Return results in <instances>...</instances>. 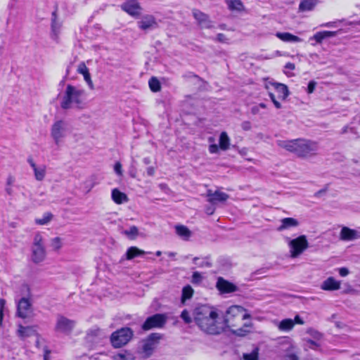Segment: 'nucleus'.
Here are the masks:
<instances>
[{"label":"nucleus","mask_w":360,"mask_h":360,"mask_svg":"<svg viewBox=\"0 0 360 360\" xmlns=\"http://www.w3.org/2000/svg\"><path fill=\"white\" fill-rule=\"evenodd\" d=\"M193 321L199 328L209 335H219L224 331V324L219 321L217 310L208 305L196 307L193 311Z\"/></svg>","instance_id":"nucleus-1"},{"label":"nucleus","mask_w":360,"mask_h":360,"mask_svg":"<svg viewBox=\"0 0 360 360\" xmlns=\"http://www.w3.org/2000/svg\"><path fill=\"white\" fill-rule=\"evenodd\" d=\"M250 318L245 308L238 305L231 306L226 311L224 321V329L228 328L235 335L243 337L250 332L252 323H243L245 319Z\"/></svg>","instance_id":"nucleus-2"},{"label":"nucleus","mask_w":360,"mask_h":360,"mask_svg":"<svg viewBox=\"0 0 360 360\" xmlns=\"http://www.w3.org/2000/svg\"><path fill=\"white\" fill-rule=\"evenodd\" d=\"M278 145L300 158H308L316 155L318 143L307 139L279 141Z\"/></svg>","instance_id":"nucleus-3"},{"label":"nucleus","mask_w":360,"mask_h":360,"mask_svg":"<svg viewBox=\"0 0 360 360\" xmlns=\"http://www.w3.org/2000/svg\"><path fill=\"white\" fill-rule=\"evenodd\" d=\"M84 94L85 91L84 89L68 84L62 97L60 107L64 110L70 108L81 110L84 108Z\"/></svg>","instance_id":"nucleus-4"},{"label":"nucleus","mask_w":360,"mask_h":360,"mask_svg":"<svg viewBox=\"0 0 360 360\" xmlns=\"http://www.w3.org/2000/svg\"><path fill=\"white\" fill-rule=\"evenodd\" d=\"M134 337V331L129 327H123L114 331L110 340L114 348H120L125 346Z\"/></svg>","instance_id":"nucleus-5"},{"label":"nucleus","mask_w":360,"mask_h":360,"mask_svg":"<svg viewBox=\"0 0 360 360\" xmlns=\"http://www.w3.org/2000/svg\"><path fill=\"white\" fill-rule=\"evenodd\" d=\"M46 257V250L43 243V238L40 233L34 236L32 248V260L34 263L38 264L44 260Z\"/></svg>","instance_id":"nucleus-6"},{"label":"nucleus","mask_w":360,"mask_h":360,"mask_svg":"<svg viewBox=\"0 0 360 360\" xmlns=\"http://www.w3.org/2000/svg\"><path fill=\"white\" fill-rule=\"evenodd\" d=\"M290 256L292 258L299 257L309 247V243L304 235L298 236L296 238L289 240Z\"/></svg>","instance_id":"nucleus-7"},{"label":"nucleus","mask_w":360,"mask_h":360,"mask_svg":"<svg viewBox=\"0 0 360 360\" xmlns=\"http://www.w3.org/2000/svg\"><path fill=\"white\" fill-rule=\"evenodd\" d=\"M161 338L160 333H151L148 337L143 340L142 345V352L144 358L150 357L155 347L159 343V340Z\"/></svg>","instance_id":"nucleus-8"},{"label":"nucleus","mask_w":360,"mask_h":360,"mask_svg":"<svg viewBox=\"0 0 360 360\" xmlns=\"http://www.w3.org/2000/svg\"><path fill=\"white\" fill-rule=\"evenodd\" d=\"M167 316L165 314H155L146 319L142 325L143 330H148L154 328H162L167 323Z\"/></svg>","instance_id":"nucleus-9"},{"label":"nucleus","mask_w":360,"mask_h":360,"mask_svg":"<svg viewBox=\"0 0 360 360\" xmlns=\"http://www.w3.org/2000/svg\"><path fill=\"white\" fill-rule=\"evenodd\" d=\"M75 326V321L68 319L63 315H58L56 326L54 328L55 331L62 333L65 335H69L72 333Z\"/></svg>","instance_id":"nucleus-10"},{"label":"nucleus","mask_w":360,"mask_h":360,"mask_svg":"<svg viewBox=\"0 0 360 360\" xmlns=\"http://www.w3.org/2000/svg\"><path fill=\"white\" fill-rule=\"evenodd\" d=\"M51 134L55 143L58 145L61 139L66 136L67 124L61 120L56 122L52 126Z\"/></svg>","instance_id":"nucleus-11"},{"label":"nucleus","mask_w":360,"mask_h":360,"mask_svg":"<svg viewBox=\"0 0 360 360\" xmlns=\"http://www.w3.org/2000/svg\"><path fill=\"white\" fill-rule=\"evenodd\" d=\"M215 286L220 294L232 293L238 290L237 285L221 276L217 278Z\"/></svg>","instance_id":"nucleus-12"},{"label":"nucleus","mask_w":360,"mask_h":360,"mask_svg":"<svg viewBox=\"0 0 360 360\" xmlns=\"http://www.w3.org/2000/svg\"><path fill=\"white\" fill-rule=\"evenodd\" d=\"M121 8L129 15L138 18L142 11V8L137 0H128L121 5Z\"/></svg>","instance_id":"nucleus-13"},{"label":"nucleus","mask_w":360,"mask_h":360,"mask_svg":"<svg viewBox=\"0 0 360 360\" xmlns=\"http://www.w3.org/2000/svg\"><path fill=\"white\" fill-rule=\"evenodd\" d=\"M193 16L196 20L198 25L201 29H212L214 27L213 22L210 20V17L206 13L198 9L192 11Z\"/></svg>","instance_id":"nucleus-14"},{"label":"nucleus","mask_w":360,"mask_h":360,"mask_svg":"<svg viewBox=\"0 0 360 360\" xmlns=\"http://www.w3.org/2000/svg\"><path fill=\"white\" fill-rule=\"evenodd\" d=\"M32 304L28 298L22 297L18 302L17 306V314L22 319L29 317L32 313Z\"/></svg>","instance_id":"nucleus-15"},{"label":"nucleus","mask_w":360,"mask_h":360,"mask_svg":"<svg viewBox=\"0 0 360 360\" xmlns=\"http://www.w3.org/2000/svg\"><path fill=\"white\" fill-rule=\"evenodd\" d=\"M138 26L142 30L148 31L157 28L158 24L153 15H145L138 22Z\"/></svg>","instance_id":"nucleus-16"},{"label":"nucleus","mask_w":360,"mask_h":360,"mask_svg":"<svg viewBox=\"0 0 360 360\" xmlns=\"http://www.w3.org/2000/svg\"><path fill=\"white\" fill-rule=\"evenodd\" d=\"M360 238V233L355 229L343 226L340 231V238L342 240H354Z\"/></svg>","instance_id":"nucleus-17"},{"label":"nucleus","mask_w":360,"mask_h":360,"mask_svg":"<svg viewBox=\"0 0 360 360\" xmlns=\"http://www.w3.org/2000/svg\"><path fill=\"white\" fill-rule=\"evenodd\" d=\"M77 72L78 73L84 76V79L87 83L89 89L91 90L94 89V85L91 79V75L89 69L87 68L84 63H81L79 64L77 68Z\"/></svg>","instance_id":"nucleus-18"},{"label":"nucleus","mask_w":360,"mask_h":360,"mask_svg":"<svg viewBox=\"0 0 360 360\" xmlns=\"http://www.w3.org/2000/svg\"><path fill=\"white\" fill-rule=\"evenodd\" d=\"M321 288L324 290H336L340 288V283L333 277H329L322 283Z\"/></svg>","instance_id":"nucleus-19"},{"label":"nucleus","mask_w":360,"mask_h":360,"mask_svg":"<svg viewBox=\"0 0 360 360\" xmlns=\"http://www.w3.org/2000/svg\"><path fill=\"white\" fill-rule=\"evenodd\" d=\"M36 330L34 326H23L22 325L18 326L17 330V335L21 339L32 336L35 334Z\"/></svg>","instance_id":"nucleus-20"},{"label":"nucleus","mask_w":360,"mask_h":360,"mask_svg":"<svg viewBox=\"0 0 360 360\" xmlns=\"http://www.w3.org/2000/svg\"><path fill=\"white\" fill-rule=\"evenodd\" d=\"M298 225L299 221L296 219L292 217H286L281 220V225L278 227L277 230L278 231H282L292 227H296Z\"/></svg>","instance_id":"nucleus-21"},{"label":"nucleus","mask_w":360,"mask_h":360,"mask_svg":"<svg viewBox=\"0 0 360 360\" xmlns=\"http://www.w3.org/2000/svg\"><path fill=\"white\" fill-rule=\"evenodd\" d=\"M271 85L274 86L278 94V98L285 100L288 96L289 91L286 85L277 82L272 83Z\"/></svg>","instance_id":"nucleus-22"},{"label":"nucleus","mask_w":360,"mask_h":360,"mask_svg":"<svg viewBox=\"0 0 360 360\" xmlns=\"http://www.w3.org/2000/svg\"><path fill=\"white\" fill-rule=\"evenodd\" d=\"M276 36L284 42H301L302 39L290 32H276Z\"/></svg>","instance_id":"nucleus-23"},{"label":"nucleus","mask_w":360,"mask_h":360,"mask_svg":"<svg viewBox=\"0 0 360 360\" xmlns=\"http://www.w3.org/2000/svg\"><path fill=\"white\" fill-rule=\"evenodd\" d=\"M174 228L176 233L184 240H188L192 235L191 231L184 225H176Z\"/></svg>","instance_id":"nucleus-24"},{"label":"nucleus","mask_w":360,"mask_h":360,"mask_svg":"<svg viewBox=\"0 0 360 360\" xmlns=\"http://www.w3.org/2000/svg\"><path fill=\"white\" fill-rule=\"evenodd\" d=\"M112 199L116 204L118 205L127 202L129 200L127 195L125 193L120 191L117 188H114L112 191Z\"/></svg>","instance_id":"nucleus-25"},{"label":"nucleus","mask_w":360,"mask_h":360,"mask_svg":"<svg viewBox=\"0 0 360 360\" xmlns=\"http://www.w3.org/2000/svg\"><path fill=\"white\" fill-rule=\"evenodd\" d=\"M229 195L226 193L216 191L214 192V196L211 199H207V201L212 205H215L218 202H224L227 200Z\"/></svg>","instance_id":"nucleus-26"},{"label":"nucleus","mask_w":360,"mask_h":360,"mask_svg":"<svg viewBox=\"0 0 360 360\" xmlns=\"http://www.w3.org/2000/svg\"><path fill=\"white\" fill-rule=\"evenodd\" d=\"M336 34V32L332 31L318 32L311 38V39H314L316 43L321 44L323 39L335 37Z\"/></svg>","instance_id":"nucleus-27"},{"label":"nucleus","mask_w":360,"mask_h":360,"mask_svg":"<svg viewBox=\"0 0 360 360\" xmlns=\"http://www.w3.org/2000/svg\"><path fill=\"white\" fill-rule=\"evenodd\" d=\"M193 262L200 268H210L212 266L210 257H195L193 259Z\"/></svg>","instance_id":"nucleus-28"},{"label":"nucleus","mask_w":360,"mask_h":360,"mask_svg":"<svg viewBox=\"0 0 360 360\" xmlns=\"http://www.w3.org/2000/svg\"><path fill=\"white\" fill-rule=\"evenodd\" d=\"M317 0H302L299 5V10L302 12L310 11L317 4Z\"/></svg>","instance_id":"nucleus-29"},{"label":"nucleus","mask_w":360,"mask_h":360,"mask_svg":"<svg viewBox=\"0 0 360 360\" xmlns=\"http://www.w3.org/2000/svg\"><path fill=\"white\" fill-rule=\"evenodd\" d=\"M57 10L56 9L52 13L51 18V30L55 37H57L59 34L60 29L61 27V23L57 20Z\"/></svg>","instance_id":"nucleus-30"},{"label":"nucleus","mask_w":360,"mask_h":360,"mask_svg":"<svg viewBox=\"0 0 360 360\" xmlns=\"http://www.w3.org/2000/svg\"><path fill=\"white\" fill-rule=\"evenodd\" d=\"M219 148L222 150H226L229 148L230 139L226 132L223 131L221 133L219 136Z\"/></svg>","instance_id":"nucleus-31"},{"label":"nucleus","mask_w":360,"mask_h":360,"mask_svg":"<svg viewBox=\"0 0 360 360\" xmlns=\"http://www.w3.org/2000/svg\"><path fill=\"white\" fill-rule=\"evenodd\" d=\"M294 326L295 321L292 319H285L279 323L278 328L281 331H289L293 328Z\"/></svg>","instance_id":"nucleus-32"},{"label":"nucleus","mask_w":360,"mask_h":360,"mask_svg":"<svg viewBox=\"0 0 360 360\" xmlns=\"http://www.w3.org/2000/svg\"><path fill=\"white\" fill-rule=\"evenodd\" d=\"M146 253V252L145 251L140 250L136 247H131L127 250L126 257L127 259L130 260L136 257L143 255Z\"/></svg>","instance_id":"nucleus-33"},{"label":"nucleus","mask_w":360,"mask_h":360,"mask_svg":"<svg viewBox=\"0 0 360 360\" xmlns=\"http://www.w3.org/2000/svg\"><path fill=\"white\" fill-rule=\"evenodd\" d=\"M227 5L231 11H241L244 8L240 0H228Z\"/></svg>","instance_id":"nucleus-34"},{"label":"nucleus","mask_w":360,"mask_h":360,"mask_svg":"<svg viewBox=\"0 0 360 360\" xmlns=\"http://www.w3.org/2000/svg\"><path fill=\"white\" fill-rule=\"evenodd\" d=\"M193 289L191 285H188L184 287L182 290L181 302L184 303L186 300L191 299L193 295Z\"/></svg>","instance_id":"nucleus-35"},{"label":"nucleus","mask_w":360,"mask_h":360,"mask_svg":"<svg viewBox=\"0 0 360 360\" xmlns=\"http://www.w3.org/2000/svg\"><path fill=\"white\" fill-rule=\"evenodd\" d=\"M149 87L153 92H158L161 89L160 81L155 77L150 79L148 82Z\"/></svg>","instance_id":"nucleus-36"},{"label":"nucleus","mask_w":360,"mask_h":360,"mask_svg":"<svg viewBox=\"0 0 360 360\" xmlns=\"http://www.w3.org/2000/svg\"><path fill=\"white\" fill-rule=\"evenodd\" d=\"M52 218L53 214L50 212H46L43 215L42 218L37 219L35 221L37 224L45 225L47 224L52 219Z\"/></svg>","instance_id":"nucleus-37"},{"label":"nucleus","mask_w":360,"mask_h":360,"mask_svg":"<svg viewBox=\"0 0 360 360\" xmlns=\"http://www.w3.org/2000/svg\"><path fill=\"white\" fill-rule=\"evenodd\" d=\"M123 233L131 238H135L139 234V229L136 226H132L129 229L124 231Z\"/></svg>","instance_id":"nucleus-38"},{"label":"nucleus","mask_w":360,"mask_h":360,"mask_svg":"<svg viewBox=\"0 0 360 360\" xmlns=\"http://www.w3.org/2000/svg\"><path fill=\"white\" fill-rule=\"evenodd\" d=\"M34 176L37 180L41 181L45 176V169L44 168H35L34 169Z\"/></svg>","instance_id":"nucleus-39"},{"label":"nucleus","mask_w":360,"mask_h":360,"mask_svg":"<svg viewBox=\"0 0 360 360\" xmlns=\"http://www.w3.org/2000/svg\"><path fill=\"white\" fill-rule=\"evenodd\" d=\"M51 246L53 250H58L62 246L61 239L58 237L53 238Z\"/></svg>","instance_id":"nucleus-40"},{"label":"nucleus","mask_w":360,"mask_h":360,"mask_svg":"<svg viewBox=\"0 0 360 360\" xmlns=\"http://www.w3.org/2000/svg\"><path fill=\"white\" fill-rule=\"evenodd\" d=\"M180 316L184 320V321L187 324L191 323L193 320V318L192 319V317L190 316L188 311H187L186 309H184L181 312Z\"/></svg>","instance_id":"nucleus-41"},{"label":"nucleus","mask_w":360,"mask_h":360,"mask_svg":"<svg viewBox=\"0 0 360 360\" xmlns=\"http://www.w3.org/2000/svg\"><path fill=\"white\" fill-rule=\"evenodd\" d=\"M243 358L245 360H257L258 359V352L257 351L254 350L250 354H244Z\"/></svg>","instance_id":"nucleus-42"},{"label":"nucleus","mask_w":360,"mask_h":360,"mask_svg":"<svg viewBox=\"0 0 360 360\" xmlns=\"http://www.w3.org/2000/svg\"><path fill=\"white\" fill-rule=\"evenodd\" d=\"M116 360H135V358L130 353H124L119 354Z\"/></svg>","instance_id":"nucleus-43"},{"label":"nucleus","mask_w":360,"mask_h":360,"mask_svg":"<svg viewBox=\"0 0 360 360\" xmlns=\"http://www.w3.org/2000/svg\"><path fill=\"white\" fill-rule=\"evenodd\" d=\"M202 277L198 271L193 272L192 275V283H199L202 281Z\"/></svg>","instance_id":"nucleus-44"},{"label":"nucleus","mask_w":360,"mask_h":360,"mask_svg":"<svg viewBox=\"0 0 360 360\" xmlns=\"http://www.w3.org/2000/svg\"><path fill=\"white\" fill-rule=\"evenodd\" d=\"M306 347H307L309 349H316L319 347L317 342L310 339L306 340Z\"/></svg>","instance_id":"nucleus-45"},{"label":"nucleus","mask_w":360,"mask_h":360,"mask_svg":"<svg viewBox=\"0 0 360 360\" xmlns=\"http://www.w3.org/2000/svg\"><path fill=\"white\" fill-rule=\"evenodd\" d=\"M6 305V300L4 299H0V323L2 322L4 316V309Z\"/></svg>","instance_id":"nucleus-46"},{"label":"nucleus","mask_w":360,"mask_h":360,"mask_svg":"<svg viewBox=\"0 0 360 360\" xmlns=\"http://www.w3.org/2000/svg\"><path fill=\"white\" fill-rule=\"evenodd\" d=\"M316 82H314V81H310L308 84V86H307V93L308 94H311L314 92L315 88H316Z\"/></svg>","instance_id":"nucleus-47"},{"label":"nucleus","mask_w":360,"mask_h":360,"mask_svg":"<svg viewBox=\"0 0 360 360\" xmlns=\"http://www.w3.org/2000/svg\"><path fill=\"white\" fill-rule=\"evenodd\" d=\"M114 170L119 176L122 175V165L120 162H117L115 164Z\"/></svg>","instance_id":"nucleus-48"},{"label":"nucleus","mask_w":360,"mask_h":360,"mask_svg":"<svg viewBox=\"0 0 360 360\" xmlns=\"http://www.w3.org/2000/svg\"><path fill=\"white\" fill-rule=\"evenodd\" d=\"M241 127L245 131H249L252 128L251 122L249 121H244L241 124Z\"/></svg>","instance_id":"nucleus-49"},{"label":"nucleus","mask_w":360,"mask_h":360,"mask_svg":"<svg viewBox=\"0 0 360 360\" xmlns=\"http://www.w3.org/2000/svg\"><path fill=\"white\" fill-rule=\"evenodd\" d=\"M216 40L219 42H222V43H224L226 41L227 39L225 36V34H224L223 33H219L217 35V38H216Z\"/></svg>","instance_id":"nucleus-50"},{"label":"nucleus","mask_w":360,"mask_h":360,"mask_svg":"<svg viewBox=\"0 0 360 360\" xmlns=\"http://www.w3.org/2000/svg\"><path fill=\"white\" fill-rule=\"evenodd\" d=\"M338 271L340 275L342 277L347 276L349 273L348 269L346 267L340 268Z\"/></svg>","instance_id":"nucleus-51"},{"label":"nucleus","mask_w":360,"mask_h":360,"mask_svg":"<svg viewBox=\"0 0 360 360\" xmlns=\"http://www.w3.org/2000/svg\"><path fill=\"white\" fill-rule=\"evenodd\" d=\"M327 190H328V187L326 186L325 188L321 189V190L318 191L317 192H316L314 193V196L316 198H319L321 195H323V194H325L326 193Z\"/></svg>","instance_id":"nucleus-52"},{"label":"nucleus","mask_w":360,"mask_h":360,"mask_svg":"<svg viewBox=\"0 0 360 360\" xmlns=\"http://www.w3.org/2000/svg\"><path fill=\"white\" fill-rule=\"evenodd\" d=\"M209 151L210 153H216L218 152V146L217 144H212L209 147Z\"/></svg>","instance_id":"nucleus-53"},{"label":"nucleus","mask_w":360,"mask_h":360,"mask_svg":"<svg viewBox=\"0 0 360 360\" xmlns=\"http://www.w3.org/2000/svg\"><path fill=\"white\" fill-rule=\"evenodd\" d=\"M15 181V178L9 175L6 179V186H11Z\"/></svg>","instance_id":"nucleus-54"},{"label":"nucleus","mask_w":360,"mask_h":360,"mask_svg":"<svg viewBox=\"0 0 360 360\" xmlns=\"http://www.w3.org/2000/svg\"><path fill=\"white\" fill-rule=\"evenodd\" d=\"M293 321H295V323H297V324L303 325V324L304 323V321L302 320V319L300 316H298V315L295 316V319H294Z\"/></svg>","instance_id":"nucleus-55"},{"label":"nucleus","mask_w":360,"mask_h":360,"mask_svg":"<svg viewBox=\"0 0 360 360\" xmlns=\"http://www.w3.org/2000/svg\"><path fill=\"white\" fill-rule=\"evenodd\" d=\"M148 176H153L155 174V168L153 167H149L146 169Z\"/></svg>","instance_id":"nucleus-56"},{"label":"nucleus","mask_w":360,"mask_h":360,"mask_svg":"<svg viewBox=\"0 0 360 360\" xmlns=\"http://www.w3.org/2000/svg\"><path fill=\"white\" fill-rule=\"evenodd\" d=\"M308 333L311 334L315 338H318L319 339L321 336V333H319L317 331L312 330H310Z\"/></svg>","instance_id":"nucleus-57"},{"label":"nucleus","mask_w":360,"mask_h":360,"mask_svg":"<svg viewBox=\"0 0 360 360\" xmlns=\"http://www.w3.org/2000/svg\"><path fill=\"white\" fill-rule=\"evenodd\" d=\"M285 68L286 69H289V70H294L295 68V65L294 63H288L285 64Z\"/></svg>","instance_id":"nucleus-58"},{"label":"nucleus","mask_w":360,"mask_h":360,"mask_svg":"<svg viewBox=\"0 0 360 360\" xmlns=\"http://www.w3.org/2000/svg\"><path fill=\"white\" fill-rule=\"evenodd\" d=\"M288 360H298V357L295 354H290L287 356Z\"/></svg>","instance_id":"nucleus-59"},{"label":"nucleus","mask_w":360,"mask_h":360,"mask_svg":"<svg viewBox=\"0 0 360 360\" xmlns=\"http://www.w3.org/2000/svg\"><path fill=\"white\" fill-rule=\"evenodd\" d=\"M259 106L258 105H255V106H253L252 108H251V112L253 114V115H256L259 112Z\"/></svg>","instance_id":"nucleus-60"},{"label":"nucleus","mask_w":360,"mask_h":360,"mask_svg":"<svg viewBox=\"0 0 360 360\" xmlns=\"http://www.w3.org/2000/svg\"><path fill=\"white\" fill-rule=\"evenodd\" d=\"M50 350H49L48 349H46L44 350V360H49V354H50Z\"/></svg>","instance_id":"nucleus-61"},{"label":"nucleus","mask_w":360,"mask_h":360,"mask_svg":"<svg viewBox=\"0 0 360 360\" xmlns=\"http://www.w3.org/2000/svg\"><path fill=\"white\" fill-rule=\"evenodd\" d=\"M206 196L208 198L207 199H211L214 196V192L210 189L207 190Z\"/></svg>","instance_id":"nucleus-62"},{"label":"nucleus","mask_w":360,"mask_h":360,"mask_svg":"<svg viewBox=\"0 0 360 360\" xmlns=\"http://www.w3.org/2000/svg\"><path fill=\"white\" fill-rule=\"evenodd\" d=\"M6 192L7 193L8 195H11L13 194V189L11 186H6Z\"/></svg>","instance_id":"nucleus-63"},{"label":"nucleus","mask_w":360,"mask_h":360,"mask_svg":"<svg viewBox=\"0 0 360 360\" xmlns=\"http://www.w3.org/2000/svg\"><path fill=\"white\" fill-rule=\"evenodd\" d=\"M214 208H213V207H208L206 210V213L210 215L214 213Z\"/></svg>","instance_id":"nucleus-64"}]
</instances>
